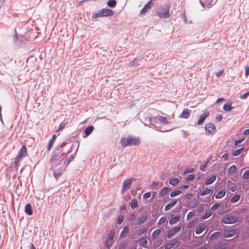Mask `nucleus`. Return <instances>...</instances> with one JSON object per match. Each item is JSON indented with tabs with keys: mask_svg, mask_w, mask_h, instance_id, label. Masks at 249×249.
<instances>
[{
	"mask_svg": "<svg viewBox=\"0 0 249 249\" xmlns=\"http://www.w3.org/2000/svg\"><path fill=\"white\" fill-rule=\"evenodd\" d=\"M74 157H69L68 158L67 157H52L50 159V162L52 164L51 168L52 169H56L58 171L60 169L64 168V171H65L67 166L70 162L72 161Z\"/></svg>",
	"mask_w": 249,
	"mask_h": 249,
	"instance_id": "1",
	"label": "nucleus"
},
{
	"mask_svg": "<svg viewBox=\"0 0 249 249\" xmlns=\"http://www.w3.org/2000/svg\"><path fill=\"white\" fill-rule=\"evenodd\" d=\"M141 142L139 138L132 136L122 138L120 140V143L123 147L137 146L140 144Z\"/></svg>",
	"mask_w": 249,
	"mask_h": 249,
	"instance_id": "2",
	"label": "nucleus"
},
{
	"mask_svg": "<svg viewBox=\"0 0 249 249\" xmlns=\"http://www.w3.org/2000/svg\"><path fill=\"white\" fill-rule=\"evenodd\" d=\"M170 7L165 4L158 8L157 13L158 16L161 18H167L170 17Z\"/></svg>",
	"mask_w": 249,
	"mask_h": 249,
	"instance_id": "3",
	"label": "nucleus"
},
{
	"mask_svg": "<svg viewBox=\"0 0 249 249\" xmlns=\"http://www.w3.org/2000/svg\"><path fill=\"white\" fill-rule=\"evenodd\" d=\"M114 12L111 9L107 8H103L99 10L97 13L93 15L94 18H100L104 17H110L114 15Z\"/></svg>",
	"mask_w": 249,
	"mask_h": 249,
	"instance_id": "4",
	"label": "nucleus"
},
{
	"mask_svg": "<svg viewBox=\"0 0 249 249\" xmlns=\"http://www.w3.org/2000/svg\"><path fill=\"white\" fill-rule=\"evenodd\" d=\"M148 218V214L146 213H143L141 216L137 219L136 222L132 223L131 224V227L133 229H136L139 225H141L145 221L147 220Z\"/></svg>",
	"mask_w": 249,
	"mask_h": 249,
	"instance_id": "5",
	"label": "nucleus"
},
{
	"mask_svg": "<svg viewBox=\"0 0 249 249\" xmlns=\"http://www.w3.org/2000/svg\"><path fill=\"white\" fill-rule=\"evenodd\" d=\"M115 232L113 230L109 231L105 242L106 247L109 249L113 243Z\"/></svg>",
	"mask_w": 249,
	"mask_h": 249,
	"instance_id": "6",
	"label": "nucleus"
},
{
	"mask_svg": "<svg viewBox=\"0 0 249 249\" xmlns=\"http://www.w3.org/2000/svg\"><path fill=\"white\" fill-rule=\"evenodd\" d=\"M152 121L156 124L164 125L169 124L167 117L161 115H158L153 117Z\"/></svg>",
	"mask_w": 249,
	"mask_h": 249,
	"instance_id": "7",
	"label": "nucleus"
},
{
	"mask_svg": "<svg viewBox=\"0 0 249 249\" xmlns=\"http://www.w3.org/2000/svg\"><path fill=\"white\" fill-rule=\"evenodd\" d=\"M135 179L133 178H129L124 180L121 190V192L122 193H124L125 192H126L130 188L132 182Z\"/></svg>",
	"mask_w": 249,
	"mask_h": 249,
	"instance_id": "8",
	"label": "nucleus"
},
{
	"mask_svg": "<svg viewBox=\"0 0 249 249\" xmlns=\"http://www.w3.org/2000/svg\"><path fill=\"white\" fill-rule=\"evenodd\" d=\"M237 217L234 215H227L225 216L222 220V222L224 224H233L237 222Z\"/></svg>",
	"mask_w": 249,
	"mask_h": 249,
	"instance_id": "9",
	"label": "nucleus"
},
{
	"mask_svg": "<svg viewBox=\"0 0 249 249\" xmlns=\"http://www.w3.org/2000/svg\"><path fill=\"white\" fill-rule=\"evenodd\" d=\"M207 135H213L216 130L215 125L212 123L207 124L205 127Z\"/></svg>",
	"mask_w": 249,
	"mask_h": 249,
	"instance_id": "10",
	"label": "nucleus"
},
{
	"mask_svg": "<svg viewBox=\"0 0 249 249\" xmlns=\"http://www.w3.org/2000/svg\"><path fill=\"white\" fill-rule=\"evenodd\" d=\"M181 230V227L179 225H177L174 228L167 231V237L168 238H171L176 233L179 232Z\"/></svg>",
	"mask_w": 249,
	"mask_h": 249,
	"instance_id": "11",
	"label": "nucleus"
},
{
	"mask_svg": "<svg viewBox=\"0 0 249 249\" xmlns=\"http://www.w3.org/2000/svg\"><path fill=\"white\" fill-rule=\"evenodd\" d=\"M154 4L152 0H150L143 7L140 12V15H144L146 13L151 9L153 6Z\"/></svg>",
	"mask_w": 249,
	"mask_h": 249,
	"instance_id": "12",
	"label": "nucleus"
},
{
	"mask_svg": "<svg viewBox=\"0 0 249 249\" xmlns=\"http://www.w3.org/2000/svg\"><path fill=\"white\" fill-rule=\"evenodd\" d=\"M236 230L234 229L226 230L223 234V236L224 238L231 237L234 236Z\"/></svg>",
	"mask_w": 249,
	"mask_h": 249,
	"instance_id": "13",
	"label": "nucleus"
},
{
	"mask_svg": "<svg viewBox=\"0 0 249 249\" xmlns=\"http://www.w3.org/2000/svg\"><path fill=\"white\" fill-rule=\"evenodd\" d=\"M53 170L54 178H55L56 181H57L62 176V174L64 172V168L63 167L62 169H59L58 171L56 170V169Z\"/></svg>",
	"mask_w": 249,
	"mask_h": 249,
	"instance_id": "14",
	"label": "nucleus"
},
{
	"mask_svg": "<svg viewBox=\"0 0 249 249\" xmlns=\"http://www.w3.org/2000/svg\"><path fill=\"white\" fill-rule=\"evenodd\" d=\"M191 110L188 108H184L180 114L179 117L180 118L188 119L191 114Z\"/></svg>",
	"mask_w": 249,
	"mask_h": 249,
	"instance_id": "15",
	"label": "nucleus"
},
{
	"mask_svg": "<svg viewBox=\"0 0 249 249\" xmlns=\"http://www.w3.org/2000/svg\"><path fill=\"white\" fill-rule=\"evenodd\" d=\"M178 243V240L176 238L172 239L168 243L165 244L164 249H171L174 247Z\"/></svg>",
	"mask_w": 249,
	"mask_h": 249,
	"instance_id": "16",
	"label": "nucleus"
},
{
	"mask_svg": "<svg viewBox=\"0 0 249 249\" xmlns=\"http://www.w3.org/2000/svg\"><path fill=\"white\" fill-rule=\"evenodd\" d=\"M209 115V113L208 112H205V113H204L203 114H202V115L200 116V118H199V120H198V121H197V124H198V125H201V124L203 123V122H204V120H205V119H206V118H207Z\"/></svg>",
	"mask_w": 249,
	"mask_h": 249,
	"instance_id": "17",
	"label": "nucleus"
},
{
	"mask_svg": "<svg viewBox=\"0 0 249 249\" xmlns=\"http://www.w3.org/2000/svg\"><path fill=\"white\" fill-rule=\"evenodd\" d=\"M24 211L25 213L28 215H32L33 214V209L30 203L25 205Z\"/></svg>",
	"mask_w": 249,
	"mask_h": 249,
	"instance_id": "18",
	"label": "nucleus"
},
{
	"mask_svg": "<svg viewBox=\"0 0 249 249\" xmlns=\"http://www.w3.org/2000/svg\"><path fill=\"white\" fill-rule=\"evenodd\" d=\"M177 200L174 199L170 203L167 204L164 207V210L168 211L170 210L173 207H174L177 203Z\"/></svg>",
	"mask_w": 249,
	"mask_h": 249,
	"instance_id": "19",
	"label": "nucleus"
},
{
	"mask_svg": "<svg viewBox=\"0 0 249 249\" xmlns=\"http://www.w3.org/2000/svg\"><path fill=\"white\" fill-rule=\"evenodd\" d=\"M179 219L180 217L178 215H176L175 216L172 217L169 221V223L171 225L176 224L178 222Z\"/></svg>",
	"mask_w": 249,
	"mask_h": 249,
	"instance_id": "20",
	"label": "nucleus"
},
{
	"mask_svg": "<svg viewBox=\"0 0 249 249\" xmlns=\"http://www.w3.org/2000/svg\"><path fill=\"white\" fill-rule=\"evenodd\" d=\"M27 154V148L25 145H23L19 151L18 156H26Z\"/></svg>",
	"mask_w": 249,
	"mask_h": 249,
	"instance_id": "21",
	"label": "nucleus"
},
{
	"mask_svg": "<svg viewBox=\"0 0 249 249\" xmlns=\"http://www.w3.org/2000/svg\"><path fill=\"white\" fill-rule=\"evenodd\" d=\"M139 244L143 247H146L147 244V240L146 237H142L139 239Z\"/></svg>",
	"mask_w": 249,
	"mask_h": 249,
	"instance_id": "22",
	"label": "nucleus"
},
{
	"mask_svg": "<svg viewBox=\"0 0 249 249\" xmlns=\"http://www.w3.org/2000/svg\"><path fill=\"white\" fill-rule=\"evenodd\" d=\"M94 129V127L93 125H90L87 127L85 130V134L86 135L85 137L88 136L89 134H90Z\"/></svg>",
	"mask_w": 249,
	"mask_h": 249,
	"instance_id": "23",
	"label": "nucleus"
},
{
	"mask_svg": "<svg viewBox=\"0 0 249 249\" xmlns=\"http://www.w3.org/2000/svg\"><path fill=\"white\" fill-rule=\"evenodd\" d=\"M216 179V176H212L210 178H207L205 182V184L206 185H208L209 184H212L213 182Z\"/></svg>",
	"mask_w": 249,
	"mask_h": 249,
	"instance_id": "24",
	"label": "nucleus"
},
{
	"mask_svg": "<svg viewBox=\"0 0 249 249\" xmlns=\"http://www.w3.org/2000/svg\"><path fill=\"white\" fill-rule=\"evenodd\" d=\"M128 231L129 227L128 226H124L120 235V238L125 237L127 233L128 232Z\"/></svg>",
	"mask_w": 249,
	"mask_h": 249,
	"instance_id": "25",
	"label": "nucleus"
},
{
	"mask_svg": "<svg viewBox=\"0 0 249 249\" xmlns=\"http://www.w3.org/2000/svg\"><path fill=\"white\" fill-rule=\"evenodd\" d=\"M22 157H17L15 160L14 166H15V168L17 170L18 169V166L19 165V163L22 160Z\"/></svg>",
	"mask_w": 249,
	"mask_h": 249,
	"instance_id": "26",
	"label": "nucleus"
},
{
	"mask_svg": "<svg viewBox=\"0 0 249 249\" xmlns=\"http://www.w3.org/2000/svg\"><path fill=\"white\" fill-rule=\"evenodd\" d=\"M205 226L204 225L197 226L195 230V232L196 234H200L205 230Z\"/></svg>",
	"mask_w": 249,
	"mask_h": 249,
	"instance_id": "27",
	"label": "nucleus"
},
{
	"mask_svg": "<svg viewBox=\"0 0 249 249\" xmlns=\"http://www.w3.org/2000/svg\"><path fill=\"white\" fill-rule=\"evenodd\" d=\"M179 181V178H171L169 180V184L175 186H176Z\"/></svg>",
	"mask_w": 249,
	"mask_h": 249,
	"instance_id": "28",
	"label": "nucleus"
},
{
	"mask_svg": "<svg viewBox=\"0 0 249 249\" xmlns=\"http://www.w3.org/2000/svg\"><path fill=\"white\" fill-rule=\"evenodd\" d=\"M107 5L111 8L115 7L117 4L116 0H109L107 3Z\"/></svg>",
	"mask_w": 249,
	"mask_h": 249,
	"instance_id": "29",
	"label": "nucleus"
},
{
	"mask_svg": "<svg viewBox=\"0 0 249 249\" xmlns=\"http://www.w3.org/2000/svg\"><path fill=\"white\" fill-rule=\"evenodd\" d=\"M232 107H231V103H228L224 104L223 106V109L227 111H231L232 109Z\"/></svg>",
	"mask_w": 249,
	"mask_h": 249,
	"instance_id": "30",
	"label": "nucleus"
},
{
	"mask_svg": "<svg viewBox=\"0 0 249 249\" xmlns=\"http://www.w3.org/2000/svg\"><path fill=\"white\" fill-rule=\"evenodd\" d=\"M226 191L224 190H221L218 192L217 194L215 195V197L217 199H220L222 198L225 195Z\"/></svg>",
	"mask_w": 249,
	"mask_h": 249,
	"instance_id": "31",
	"label": "nucleus"
},
{
	"mask_svg": "<svg viewBox=\"0 0 249 249\" xmlns=\"http://www.w3.org/2000/svg\"><path fill=\"white\" fill-rule=\"evenodd\" d=\"M240 198V195L239 194H236L233 196L231 198V203H235L237 202Z\"/></svg>",
	"mask_w": 249,
	"mask_h": 249,
	"instance_id": "32",
	"label": "nucleus"
},
{
	"mask_svg": "<svg viewBox=\"0 0 249 249\" xmlns=\"http://www.w3.org/2000/svg\"><path fill=\"white\" fill-rule=\"evenodd\" d=\"M181 193H182V192L181 191L178 190H176L172 191L170 193V196L171 197H175L177 196L180 195Z\"/></svg>",
	"mask_w": 249,
	"mask_h": 249,
	"instance_id": "33",
	"label": "nucleus"
},
{
	"mask_svg": "<svg viewBox=\"0 0 249 249\" xmlns=\"http://www.w3.org/2000/svg\"><path fill=\"white\" fill-rule=\"evenodd\" d=\"M130 206L132 209H134L137 207L138 206V202L137 200L136 199H133L130 202Z\"/></svg>",
	"mask_w": 249,
	"mask_h": 249,
	"instance_id": "34",
	"label": "nucleus"
},
{
	"mask_svg": "<svg viewBox=\"0 0 249 249\" xmlns=\"http://www.w3.org/2000/svg\"><path fill=\"white\" fill-rule=\"evenodd\" d=\"M168 190V188L167 187H164L160 192L159 195L160 197H163L167 193Z\"/></svg>",
	"mask_w": 249,
	"mask_h": 249,
	"instance_id": "35",
	"label": "nucleus"
},
{
	"mask_svg": "<svg viewBox=\"0 0 249 249\" xmlns=\"http://www.w3.org/2000/svg\"><path fill=\"white\" fill-rule=\"evenodd\" d=\"M161 232V230L160 229H157L155 230L152 233L153 238H157Z\"/></svg>",
	"mask_w": 249,
	"mask_h": 249,
	"instance_id": "36",
	"label": "nucleus"
},
{
	"mask_svg": "<svg viewBox=\"0 0 249 249\" xmlns=\"http://www.w3.org/2000/svg\"><path fill=\"white\" fill-rule=\"evenodd\" d=\"M212 215V212L211 211L206 212L201 217V219L204 220L210 217Z\"/></svg>",
	"mask_w": 249,
	"mask_h": 249,
	"instance_id": "37",
	"label": "nucleus"
},
{
	"mask_svg": "<svg viewBox=\"0 0 249 249\" xmlns=\"http://www.w3.org/2000/svg\"><path fill=\"white\" fill-rule=\"evenodd\" d=\"M212 190L210 189H209L208 188H206L205 189L203 190L202 191L200 192V195L201 196H203L209 194L211 192Z\"/></svg>",
	"mask_w": 249,
	"mask_h": 249,
	"instance_id": "38",
	"label": "nucleus"
},
{
	"mask_svg": "<svg viewBox=\"0 0 249 249\" xmlns=\"http://www.w3.org/2000/svg\"><path fill=\"white\" fill-rule=\"evenodd\" d=\"M131 66L133 67H136L139 65V60L137 58L134 59L131 62H130Z\"/></svg>",
	"mask_w": 249,
	"mask_h": 249,
	"instance_id": "39",
	"label": "nucleus"
},
{
	"mask_svg": "<svg viewBox=\"0 0 249 249\" xmlns=\"http://www.w3.org/2000/svg\"><path fill=\"white\" fill-rule=\"evenodd\" d=\"M237 168L236 165H232L229 168V173L230 174H233L236 170Z\"/></svg>",
	"mask_w": 249,
	"mask_h": 249,
	"instance_id": "40",
	"label": "nucleus"
},
{
	"mask_svg": "<svg viewBox=\"0 0 249 249\" xmlns=\"http://www.w3.org/2000/svg\"><path fill=\"white\" fill-rule=\"evenodd\" d=\"M226 246L224 244L216 245L213 249H226Z\"/></svg>",
	"mask_w": 249,
	"mask_h": 249,
	"instance_id": "41",
	"label": "nucleus"
},
{
	"mask_svg": "<svg viewBox=\"0 0 249 249\" xmlns=\"http://www.w3.org/2000/svg\"><path fill=\"white\" fill-rule=\"evenodd\" d=\"M194 170H195L194 168H192V167L186 168L183 171V173L184 174H188L190 173H192V172H194Z\"/></svg>",
	"mask_w": 249,
	"mask_h": 249,
	"instance_id": "42",
	"label": "nucleus"
},
{
	"mask_svg": "<svg viewBox=\"0 0 249 249\" xmlns=\"http://www.w3.org/2000/svg\"><path fill=\"white\" fill-rule=\"evenodd\" d=\"M244 148L242 147L237 150H236L233 152V156H238L241 153V152L243 150Z\"/></svg>",
	"mask_w": 249,
	"mask_h": 249,
	"instance_id": "43",
	"label": "nucleus"
},
{
	"mask_svg": "<svg viewBox=\"0 0 249 249\" xmlns=\"http://www.w3.org/2000/svg\"><path fill=\"white\" fill-rule=\"evenodd\" d=\"M220 207V205L219 203H215L211 207V210L212 211H214V210L217 209Z\"/></svg>",
	"mask_w": 249,
	"mask_h": 249,
	"instance_id": "44",
	"label": "nucleus"
},
{
	"mask_svg": "<svg viewBox=\"0 0 249 249\" xmlns=\"http://www.w3.org/2000/svg\"><path fill=\"white\" fill-rule=\"evenodd\" d=\"M195 215V212L194 211H191L188 213L187 215V219L189 220Z\"/></svg>",
	"mask_w": 249,
	"mask_h": 249,
	"instance_id": "45",
	"label": "nucleus"
},
{
	"mask_svg": "<svg viewBox=\"0 0 249 249\" xmlns=\"http://www.w3.org/2000/svg\"><path fill=\"white\" fill-rule=\"evenodd\" d=\"M243 178L244 179L249 178V170H246L243 175Z\"/></svg>",
	"mask_w": 249,
	"mask_h": 249,
	"instance_id": "46",
	"label": "nucleus"
},
{
	"mask_svg": "<svg viewBox=\"0 0 249 249\" xmlns=\"http://www.w3.org/2000/svg\"><path fill=\"white\" fill-rule=\"evenodd\" d=\"M204 210V206L203 204H200L197 208V211L198 213H202Z\"/></svg>",
	"mask_w": 249,
	"mask_h": 249,
	"instance_id": "47",
	"label": "nucleus"
},
{
	"mask_svg": "<svg viewBox=\"0 0 249 249\" xmlns=\"http://www.w3.org/2000/svg\"><path fill=\"white\" fill-rule=\"evenodd\" d=\"M146 231H147V229L145 228H141L138 231L137 233L139 235H140L145 233Z\"/></svg>",
	"mask_w": 249,
	"mask_h": 249,
	"instance_id": "48",
	"label": "nucleus"
},
{
	"mask_svg": "<svg viewBox=\"0 0 249 249\" xmlns=\"http://www.w3.org/2000/svg\"><path fill=\"white\" fill-rule=\"evenodd\" d=\"M193 196L192 193H187L184 196L185 200H188L191 199V197Z\"/></svg>",
	"mask_w": 249,
	"mask_h": 249,
	"instance_id": "49",
	"label": "nucleus"
},
{
	"mask_svg": "<svg viewBox=\"0 0 249 249\" xmlns=\"http://www.w3.org/2000/svg\"><path fill=\"white\" fill-rule=\"evenodd\" d=\"M123 220H124L123 216V215L119 216L117 219V223L119 225H120L123 222Z\"/></svg>",
	"mask_w": 249,
	"mask_h": 249,
	"instance_id": "50",
	"label": "nucleus"
},
{
	"mask_svg": "<svg viewBox=\"0 0 249 249\" xmlns=\"http://www.w3.org/2000/svg\"><path fill=\"white\" fill-rule=\"evenodd\" d=\"M166 220V218L165 217H161L160 220H159V222H158V224L160 225V224H161V223H163L165 222Z\"/></svg>",
	"mask_w": 249,
	"mask_h": 249,
	"instance_id": "51",
	"label": "nucleus"
},
{
	"mask_svg": "<svg viewBox=\"0 0 249 249\" xmlns=\"http://www.w3.org/2000/svg\"><path fill=\"white\" fill-rule=\"evenodd\" d=\"M135 217H136L135 213H132L129 215L128 219L130 221H132L134 220V219L135 218Z\"/></svg>",
	"mask_w": 249,
	"mask_h": 249,
	"instance_id": "52",
	"label": "nucleus"
},
{
	"mask_svg": "<svg viewBox=\"0 0 249 249\" xmlns=\"http://www.w3.org/2000/svg\"><path fill=\"white\" fill-rule=\"evenodd\" d=\"M220 232L219 231H215L211 235V237L214 238H217Z\"/></svg>",
	"mask_w": 249,
	"mask_h": 249,
	"instance_id": "53",
	"label": "nucleus"
},
{
	"mask_svg": "<svg viewBox=\"0 0 249 249\" xmlns=\"http://www.w3.org/2000/svg\"><path fill=\"white\" fill-rule=\"evenodd\" d=\"M194 175H190L187 178H186V180L187 181H190L194 179L195 178Z\"/></svg>",
	"mask_w": 249,
	"mask_h": 249,
	"instance_id": "54",
	"label": "nucleus"
},
{
	"mask_svg": "<svg viewBox=\"0 0 249 249\" xmlns=\"http://www.w3.org/2000/svg\"><path fill=\"white\" fill-rule=\"evenodd\" d=\"M151 196V193L150 192H146L144 194L143 196V197L144 198H148L150 197Z\"/></svg>",
	"mask_w": 249,
	"mask_h": 249,
	"instance_id": "55",
	"label": "nucleus"
},
{
	"mask_svg": "<svg viewBox=\"0 0 249 249\" xmlns=\"http://www.w3.org/2000/svg\"><path fill=\"white\" fill-rule=\"evenodd\" d=\"M208 162H209L208 160L203 165L201 166L200 167V170H201L202 171H205L206 167L207 164Z\"/></svg>",
	"mask_w": 249,
	"mask_h": 249,
	"instance_id": "56",
	"label": "nucleus"
},
{
	"mask_svg": "<svg viewBox=\"0 0 249 249\" xmlns=\"http://www.w3.org/2000/svg\"><path fill=\"white\" fill-rule=\"evenodd\" d=\"M249 92H247L246 93H244V94L241 95L240 98L243 99H246L247 98V97L249 96Z\"/></svg>",
	"mask_w": 249,
	"mask_h": 249,
	"instance_id": "57",
	"label": "nucleus"
},
{
	"mask_svg": "<svg viewBox=\"0 0 249 249\" xmlns=\"http://www.w3.org/2000/svg\"><path fill=\"white\" fill-rule=\"evenodd\" d=\"M65 126V124H63V123H61L60 124H59V127L58 128V129L56 130L57 132L61 130V129H62Z\"/></svg>",
	"mask_w": 249,
	"mask_h": 249,
	"instance_id": "58",
	"label": "nucleus"
},
{
	"mask_svg": "<svg viewBox=\"0 0 249 249\" xmlns=\"http://www.w3.org/2000/svg\"><path fill=\"white\" fill-rule=\"evenodd\" d=\"M162 243V240L161 239H159L156 241V242L155 243V245L156 247L160 246Z\"/></svg>",
	"mask_w": 249,
	"mask_h": 249,
	"instance_id": "59",
	"label": "nucleus"
},
{
	"mask_svg": "<svg viewBox=\"0 0 249 249\" xmlns=\"http://www.w3.org/2000/svg\"><path fill=\"white\" fill-rule=\"evenodd\" d=\"M244 139L245 138H242L237 141H235L234 142V144L237 145L238 144L241 143L244 140Z\"/></svg>",
	"mask_w": 249,
	"mask_h": 249,
	"instance_id": "60",
	"label": "nucleus"
},
{
	"mask_svg": "<svg viewBox=\"0 0 249 249\" xmlns=\"http://www.w3.org/2000/svg\"><path fill=\"white\" fill-rule=\"evenodd\" d=\"M189 185H181L179 187V189L181 190H185L189 188Z\"/></svg>",
	"mask_w": 249,
	"mask_h": 249,
	"instance_id": "61",
	"label": "nucleus"
},
{
	"mask_svg": "<svg viewBox=\"0 0 249 249\" xmlns=\"http://www.w3.org/2000/svg\"><path fill=\"white\" fill-rule=\"evenodd\" d=\"M249 75V66L245 68V75L248 76Z\"/></svg>",
	"mask_w": 249,
	"mask_h": 249,
	"instance_id": "62",
	"label": "nucleus"
},
{
	"mask_svg": "<svg viewBox=\"0 0 249 249\" xmlns=\"http://www.w3.org/2000/svg\"><path fill=\"white\" fill-rule=\"evenodd\" d=\"M223 72H224V71L223 70H220V71H219L216 73V75L217 77H219L223 74Z\"/></svg>",
	"mask_w": 249,
	"mask_h": 249,
	"instance_id": "63",
	"label": "nucleus"
},
{
	"mask_svg": "<svg viewBox=\"0 0 249 249\" xmlns=\"http://www.w3.org/2000/svg\"><path fill=\"white\" fill-rule=\"evenodd\" d=\"M222 119V116L221 115H219L217 116H216L215 119L217 121L219 122Z\"/></svg>",
	"mask_w": 249,
	"mask_h": 249,
	"instance_id": "64",
	"label": "nucleus"
}]
</instances>
